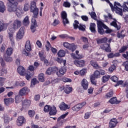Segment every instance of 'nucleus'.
I'll return each mask as SVG.
<instances>
[{"instance_id": "obj_14", "label": "nucleus", "mask_w": 128, "mask_h": 128, "mask_svg": "<svg viewBox=\"0 0 128 128\" xmlns=\"http://www.w3.org/2000/svg\"><path fill=\"white\" fill-rule=\"evenodd\" d=\"M66 72V67L63 66L61 67V68L59 70L58 72H56L57 76H58L59 77L62 76H64V74Z\"/></svg>"}, {"instance_id": "obj_11", "label": "nucleus", "mask_w": 128, "mask_h": 128, "mask_svg": "<svg viewBox=\"0 0 128 128\" xmlns=\"http://www.w3.org/2000/svg\"><path fill=\"white\" fill-rule=\"evenodd\" d=\"M74 62L75 66L79 68L84 66L85 62L84 60H75Z\"/></svg>"}, {"instance_id": "obj_25", "label": "nucleus", "mask_w": 128, "mask_h": 128, "mask_svg": "<svg viewBox=\"0 0 128 128\" xmlns=\"http://www.w3.org/2000/svg\"><path fill=\"white\" fill-rule=\"evenodd\" d=\"M113 20L114 21L110 23V26L116 28L118 30H120V27L118 26V24H116V20L115 18H114Z\"/></svg>"}, {"instance_id": "obj_2", "label": "nucleus", "mask_w": 128, "mask_h": 128, "mask_svg": "<svg viewBox=\"0 0 128 128\" xmlns=\"http://www.w3.org/2000/svg\"><path fill=\"white\" fill-rule=\"evenodd\" d=\"M22 26V21L19 20H14L10 28L8 30V34L9 38L11 42L12 46L14 45V32L18 30L19 28Z\"/></svg>"}, {"instance_id": "obj_63", "label": "nucleus", "mask_w": 128, "mask_h": 128, "mask_svg": "<svg viewBox=\"0 0 128 128\" xmlns=\"http://www.w3.org/2000/svg\"><path fill=\"white\" fill-rule=\"evenodd\" d=\"M90 113L86 112L85 114L84 118L85 120H88V118H90Z\"/></svg>"}, {"instance_id": "obj_33", "label": "nucleus", "mask_w": 128, "mask_h": 128, "mask_svg": "<svg viewBox=\"0 0 128 128\" xmlns=\"http://www.w3.org/2000/svg\"><path fill=\"white\" fill-rule=\"evenodd\" d=\"M93 78H100V71L96 70L94 73Z\"/></svg>"}, {"instance_id": "obj_59", "label": "nucleus", "mask_w": 128, "mask_h": 128, "mask_svg": "<svg viewBox=\"0 0 128 128\" xmlns=\"http://www.w3.org/2000/svg\"><path fill=\"white\" fill-rule=\"evenodd\" d=\"M6 80V78H0V85L1 86H4V81Z\"/></svg>"}, {"instance_id": "obj_46", "label": "nucleus", "mask_w": 128, "mask_h": 128, "mask_svg": "<svg viewBox=\"0 0 128 128\" xmlns=\"http://www.w3.org/2000/svg\"><path fill=\"white\" fill-rule=\"evenodd\" d=\"M78 50H76V58H84V56L80 54H78Z\"/></svg>"}, {"instance_id": "obj_37", "label": "nucleus", "mask_w": 128, "mask_h": 128, "mask_svg": "<svg viewBox=\"0 0 128 128\" xmlns=\"http://www.w3.org/2000/svg\"><path fill=\"white\" fill-rule=\"evenodd\" d=\"M58 56H60V58H62V56H64L66 55V52L64 50H60L58 54Z\"/></svg>"}, {"instance_id": "obj_43", "label": "nucleus", "mask_w": 128, "mask_h": 128, "mask_svg": "<svg viewBox=\"0 0 128 128\" xmlns=\"http://www.w3.org/2000/svg\"><path fill=\"white\" fill-rule=\"evenodd\" d=\"M124 30L121 31L120 32H118L117 34V38H124L126 36V35L124 34Z\"/></svg>"}, {"instance_id": "obj_49", "label": "nucleus", "mask_w": 128, "mask_h": 128, "mask_svg": "<svg viewBox=\"0 0 128 128\" xmlns=\"http://www.w3.org/2000/svg\"><path fill=\"white\" fill-rule=\"evenodd\" d=\"M110 80L114 82H118V78L116 76H114L111 77Z\"/></svg>"}, {"instance_id": "obj_26", "label": "nucleus", "mask_w": 128, "mask_h": 128, "mask_svg": "<svg viewBox=\"0 0 128 128\" xmlns=\"http://www.w3.org/2000/svg\"><path fill=\"white\" fill-rule=\"evenodd\" d=\"M90 62L91 66H92L94 68H96V70L100 68V67L98 66V64L96 62L92 60L90 61Z\"/></svg>"}, {"instance_id": "obj_54", "label": "nucleus", "mask_w": 128, "mask_h": 128, "mask_svg": "<svg viewBox=\"0 0 128 128\" xmlns=\"http://www.w3.org/2000/svg\"><path fill=\"white\" fill-rule=\"evenodd\" d=\"M38 84V81L36 78H33L31 81V86H36Z\"/></svg>"}, {"instance_id": "obj_58", "label": "nucleus", "mask_w": 128, "mask_h": 128, "mask_svg": "<svg viewBox=\"0 0 128 128\" xmlns=\"http://www.w3.org/2000/svg\"><path fill=\"white\" fill-rule=\"evenodd\" d=\"M62 81L64 82H72V80H70V78H63Z\"/></svg>"}, {"instance_id": "obj_62", "label": "nucleus", "mask_w": 128, "mask_h": 128, "mask_svg": "<svg viewBox=\"0 0 128 128\" xmlns=\"http://www.w3.org/2000/svg\"><path fill=\"white\" fill-rule=\"evenodd\" d=\"M58 68L57 67H53L52 68V72L54 74V72H56V73L58 72Z\"/></svg>"}, {"instance_id": "obj_52", "label": "nucleus", "mask_w": 128, "mask_h": 128, "mask_svg": "<svg viewBox=\"0 0 128 128\" xmlns=\"http://www.w3.org/2000/svg\"><path fill=\"white\" fill-rule=\"evenodd\" d=\"M90 14L91 18H93V20H96V14L94 12L90 13Z\"/></svg>"}, {"instance_id": "obj_36", "label": "nucleus", "mask_w": 128, "mask_h": 128, "mask_svg": "<svg viewBox=\"0 0 128 128\" xmlns=\"http://www.w3.org/2000/svg\"><path fill=\"white\" fill-rule=\"evenodd\" d=\"M16 14L17 16H20L22 14V10L21 8L16 9Z\"/></svg>"}, {"instance_id": "obj_45", "label": "nucleus", "mask_w": 128, "mask_h": 128, "mask_svg": "<svg viewBox=\"0 0 128 128\" xmlns=\"http://www.w3.org/2000/svg\"><path fill=\"white\" fill-rule=\"evenodd\" d=\"M80 23H78V22L76 20H74V22L73 24L74 27V30H76V28H78V27L80 26Z\"/></svg>"}, {"instance_id": "obj_28", "label": "nucleus", "mask_w": 128, "mask_h": 128, "mask_svg": "<svg viewBox=\"0 0 128 128\" xmlns=\"http://www.w3.org/2000/svg\"><path fill=\"white\" fill-rule=\"evenodd\" d=\"M108 40V38H102L101 39H96L97 44H106V41Z\"/></svg>"}, {"instance_id": "obj_35", "label": "nucleus", "mask_w": 128, "mask_h": 128, "mask_svg": "<svg viewBox=\"0 0 128 128\" xmlns=\"http://www.w3.org/2000/svg\"><path fill=\"white\" fill-rule=\"evenodd\" d=\"M110 76L109 75H106V76H103L102 78V82H106L108 81V80H110Z\"/></svg>"}, {"instance_id": "obj_24", "label": "nucleus", "mask_w": 128, "mask_h": 128, "mask_svg": "<svg viewBox=\"0 0 128 128\" xmlns=\"http://www.w3.org/2000/svg\"><path fill=\"white\" fill-rule=\"evenodd\" d=\"M30 104V100H25L22 102L23 108H28Z\"/></svg>"}, {"instance_id": "obj_23", "label": "nucleus", "mask_w": 128, "mask_h": 128, "mask_svg": "<svg viewBox=\"0 0 128 128\" xmlns=\"http://www.w3.org/2000/svg\"><path fill=\"white\" fill-rule=\"evenodd\" d=\"M64 90V92L66 94H70L72 92V87H70L68 86H66L65 88H62Z\"/></svg>"}, {"instance_id": "obj_1", "label": "nucleus", "mask_w": 128, "mask_h": 128, "mask_svg": "<svg viewBox=\"0 0 128 128\" xmlns=\"http://www.w3.org/2000/svg\"><path fill=\"white\" fill-rule=\"evenodd\" d=\"M30 12H33L34 16L32 20V24L30 26V30L32 32H36V28L38 26V24H36V20L35 18H38V9L36 8V3L34 1H32L30 3Z\"/></svg>"}, {"instance_id": "obj_16", "label": "nucleus", "mask_w": 128, "mask_h": 128, "mask_svg": "<svg viewBox=\"0 0 128 128\" xmlns=\"http://www.w3.org/2000/svg\"><path fill=\"white\" fill-rule=\"evenodd\" d=\"M116 124H118V120L116 118H112L110 120L109 124V128H116Z\"/></svg>"}, {"instance_id": "obj_17", "label": "nucleus", "mask_w": 128, "mask_h": 128, "mask_svg": "<svg viewBox=\"0 0 128 128\" xmlns=\"http://www.w3.org/2000/svg\"><path fill=\"white\" fill-rule=\"evenodd\" d=\"M8 28V24H4V21L0 20V32L6 30Z\"/></svg>"}, {"instance_id": "obj_9", "label": "nucleus", "mask_w": 128, "mask_h": 128, "mask_svg": "<svg viewBox=\"0 0 128 128\" xmlns=\"http://www.w3.org/2000/svg\"><path fill=\"white\" fill-rule=\"evenodd\" d=\"M86 102H83L82 104H76V106H74L72 108V110L73 112H78L82 108L83 106H84L86 104Z\"/></svg>"}, {"instance_id": "obj_61", "label": "nucleus", "mask_w": 128, "mask_h": 128, "mask_svg": "<svg viewBox=\"0 0 128 128\" xmlns=\"http://www.w3.org/2000/svg\"><path fill=\"white\" fill-rule=\"evenodd\" d=\"M85 74H86V69H82L80 71V74L81 76H84Z\"/></svg>"}, {"instance_id": "obj_10", "label": "nucleus", "mask_w": 128, "mask_h": 128, "mask_svg": "<svg viewBox=\"0 0 128 128\" xmlns=\"http://www.w3.org/2000/svg\"><path fill=\"white\" fill-rule=\"evenodd\" d=\"M24 122H26V119L24 116H20L18 117L16 121L17 126H22V124H24Z\"/></svg>"}, {"instance_id": "obj_5", "label": "nucleus", "mask_w": 128, "mask_h": 128, "mask_svg": "<svg viewBox=\"0 0 128 128\" xmlns=\"http://www.w3.org/2000/svg\"><path fill=\"white\" fill-rule=\"evenodd\" d=\"M9 2L8 4V10L10 12H14L18 8V2L16 0H8Z\"/></svg>"}, {"instance_id": "obj_60", "label": "nucleus", "mask_w": 128, "mask_h": 128, "mask_svg": "<svg viewBox=\"0 0 128 128\" xmlns=\"http://www.w3.org/2000/svg\"><path fill=\"white\" fill-rule=\"evenodd\" d=\"M35 112L34 110H30L28 112V115L30 116V118H32L34 116Z\"/></svg>"}, {"instance_id": "obj_20", "label": "nucleus", "mask_w": 128, "mask_h": 128, "mask_svg": "<svg viewBox=\"0 0 128 128\" xmlns=\"http://www.w3.org/2000/svg\"><path fill=\"white\" fill-rule=\"evenodd\" d=\"M56 106H53L52 107H50V116H56Z\"/></svg>"}, {"instance_id": "obj_22", "label": "nucleus", "mask_w": 128, "mask_h": 128, "mask_svg": "<svg viewBox=\"0 0 128 128\" xmlns=\"http://www.w3.org/2000/svg\"><path fill=\"white\" fill-rule=\"evenodd\" d=\"M108 102H110V104H120V101L116 99V98L114 97L110 99V100L108 101Z\"/></svg>"}, {"instance_id": "obj_64", "label": "nucleus", "mask_w": 128, "mask_h": 128, "mask_svg": "<svg viewBox=\"0 0 128 128\" xmlns=\"http://www.w3.org/2000/svg\"><path fill=\"white\" fill-rule=\"evenodd\" d=\"M78 28L80 30H84V28H86V26L82 25V24H80Z\"/></svg>"}, {"instance_id": "obj_51", "label": "nucleus", "mask_w": 128, "mask_h": 128, "mask_svg": "<svg viewBox=\"0 0 128 128\" xmlns=\"http://www.w3.org/2000/svg\"><path fill=\"white\" fill-rule=\"evenodd\" d=\"M68 112H67L65 114H62L60 117H59L58 118V121L60 122V119H64L66 118V116H68Z\"/></svg>"}, {"instance_id": "obj_47", "label": "nucleus", "mask_w": 128, "mask_h": 128, "mask_svg": "<svg viewBox=\"0 0 128 128\" xmlns=\"http://www.w3.org/2000/svg\"><path fill=\"white\" fill-rule=\"evenodd\" d=\"M30 4L26 3L24 4V12H28V10H30Z\"/></svg>"}, {"instance_id": "obj_21", "label": "nucleus", "mask_w": 128, "mask_h": 128, "mask_svg": "<svg viewBox=\"0 0 128 128\" xmlns=\"http://www.w3.org/2000/svg\"><path fill=\"white\" fill-rule=\"evenodd\" d=\"M25 48L27 52H30V50H32V45L30 44V40L26 42Z\"/></svg>"}, {"instance_id": "obj_41", "label": "nucleus", "mask_w": 128, "mask_h": 128, "mask_svg": "<svg viewBox=\"0 0 128 128\" xmlns=\"http://www.w3.org/2000/svg\"><path fill=\"white\" fill-rule=\"evenodd\" d=\"M38 78L40 82H44V74L40 73L39 74Z\"/></svg>"}, {"instance_id": "obj_40", "label": "nucleus", "mask_w": 128, "mask_h": 128, "mask_svg": "<svg viewBox=\"0 0 128 128\" xmlns=\"http://www.w3.org/2000/svg\"><path fill=\"white\" fill-rule=\"evenodd\" d=\"M116 67L115 64H112L108 68V71L110 72H112L114 70H116Z\"/></svg>"}, {"instance_id": "obj_31", "label": "nucleus", "mask_w": 128, "mask_h": 128, "mask_svg": "<svg viewBox=\"0 0 128 128\" xmlns=\"http://www.w3.org/2000/svg\"><path fill=\"white\" fill-rule=\"evenodd\" d=\"M10 56H6V54L4 55V58L6 60V62H12V58Z\"/></svg>"}, {"instance_id": "obj_12", "label": "nucleus", "mask_w": 128, "mask_h": 128, "mask_svg": "<svg viewBox=\"0 0 128 128\" xmlns=\"http://www.w3.org/2000/svg\"><path fill=\"white\" fill-rule=\"evenodd\" d=\"M64 48H68L69 50H72V52L76 50V46L74 44H70L68 42H65L64 44Z\"/></svg>"}, {"instance_id": "obj_44", "label": "nucleus", "mask_w": 128, "mask_h": 128, "mask_svg": "<svg viewBox=\"0 0 128 128\" xmlns=\"http://www.w3.org/2000/svg\"><path fill=\"white\" fill-rule=\"evenodd\" d=\"M128 46H122L121 48L119 50V52H120V54L124 52H126V50L128 49Z\"/></svg>"}, {"instance_id": "obj_42", "label": "nucleus", "mask_w": 128, "mask_h": 128, "mask_svg": "<svg viewBox=\"0 0 128 128\" xmlns=\"http://www.w3.org/2000/svg\"><path fill=\"white\" fill-rule=\"evenodd\" d=\"M90 80L92 84L96 86V78H94V76H91L90 77Z\"/></svg>"}, {"instance_id": "obj_39", "label": "nucleus", "mask_w": 128, "mask_h": 128, "mask_svg": "<svg viewBox=\"0 0 128 128\" xmlns=\"http://www.w3.org/2000/svg\"><path fill=\"white\" fill-rule=\"evenodd\" d=\"M56 62H58L59 64H62V62L64 63V66H66V60H63L62 58H57L56 59Z\"/></svg>"}, {"instance_id": "obj_55", "label": "nucleus", "mask_w": 128, "mask_h": 128, "mask_svg": "<svg viewBox=\"0 0 128 128\" xmlns=\"http://www.w3.org/2000/svg\"><path fill=\"white\" fill-rule=\"evenodd\" d=\"M60 24V21L56 19L54 20L53 23L52 24V26H58Z\"/></svg>"}, {"instance_id": "obj_8", "label": "nucleus", "mask_w": 128, "mask_h": 128, "mask_svg": "<svg viewBox=\"0 0 128 128\" xmlns=\"http://www.w3.org/2000/svg\"><path fill=\"white\" fill-rule=\"evenodd\" d=\"M29 92L30 89H28V88L25 86L20 90L18 94L21 96H26Z\"/></svg>"}, {"instance_id": "obj_15", "label": "nucleus", "mask_w": 128, "mask_h": 128, "mask_svg": "<svg viewBox=\"0 0 128 128\" xmlns=\"http://www.w3.org/2000/svg\"><path fill=\"white\" fill-rule=\"evenodd\" d=\"M59 108L61 110H70V107L66 104L64 102H62L59 106Z\"/></svg>"}, {"instance_id": "obj_50", "label": "nucleus", "mask_w": 128, "mask_h": 128, "mask_svg": "<svg viewBox=\"0 0 128 128\" xmlns=\"http://www.w3.org/2000/svg\"><path fill=\"white\" fill-rule=\"evenodd\" d=\"M50 106L46 105L44 109V110L45 112H50Z\"/></svg>"}, {"instance_id": "obj_56", "label": "nucleus", "mask_w": 128, "mask_h": 128, "mask_svg": "<svg viewBox=\"0 0 128 128\" xmlns=\"http://www.w3.org/2000/svg\"><path fill=\"white\" fill-rule=\"evenodd\" d=\"M50 42L47 41V44L46 46V50H47V51L50 50Z\"/></svg>"}, {"instance_id": "obj_7", "label": "nucleus", "mask_w": 128, "mask_h": 128, "mask_svg": "<svg viewBox=\"0 0 128 128\" xmlns=\"http://www.w3.org/2000/svg\"><path fill=\"white\" fill-rule=\"evenodd\" d=\"M24 28L22 27L16 34V38L22 40L24 38Z\"/></svg>"}, {"instance_id": "obj_3", "label": "nucleus", "mask_w": 128, "mask_h": 128, "mask_svg": "<svg viewBox=\"0 0 128 128\" xmlns=\"http://www.w3.org/2000/svg\"><path fill=\"white\" fill-rule=\"evenodd\" d=\"M108 4H109L112 12H116V14L119 16H122V5L119 2H114L113 6L108 0H104Z\"/></svg>"}, {"instance_id": "obj_30", "label": "nucleus", "mask_w": 128, "mask_h": 128, "mask_svg": "<svg viewBox=\"0 0 128 128\" xmlns=\"http://www.w3.org/2000/svg\"><path fill=\"white\" fill-rule=\"evenodd\" d=\"M90 30L92 32H96V24L94 23H90Z\"/></svg>"}, {"instance_id": "obj_27", "label": "nucleus", "mask_w": 128, "mask_h": 128, "mask_svg": "<svg viewBox=\"0 0 128 128\" xmlns=\"http://www.w3.org/2000/svg\"><path fill=\"white\" fill-rule=\"evenodd\" d=\"M23 24L25 26H28L30 24V20L28 19V16H26L23 20Z\"/></svg>"}, {"instance_id": "obj_32", "label": "nucleus", "mask_w": 128, "mask_h": 128, "mask_svg": "<svg viewBox=\"0 0 128 128\" xmlns=\"http://www.w3.org/2000/svg\"><path fill=\"white\" fill-rule=\"evenodd\" d=\"M2 118H4V122L6 124H8L10 122V118H8V116L6 114H4L2 116Z\"/></svg>"}, {"instance_id": "obj_29", "label": "nucleus", "mask_w": 128, "mask_h": 128, "mask_svg": "<svg viewBox=\"0 0 128 128\" xmlns=\"http://www.w3.org/2000/svg\"><path fill=\"white\" fill-rule=\"evenodd\" d=\"M4 10H6V6L2 2L0 1V12H4Z\"/></svg>"}, {"instance_id": "obj_6", "label": "nucleus", "mask_w": 128, "mask_h": 128, "mask_svg": "<svg viewBox=\"0 0 128 128\" xmlns=\"http://www.w3.org/2000/svg\"><path fill=\"white\" fill-rule=\"evenodd\" d=\"M68 14H66V12L64 11H62L61 13V18L63 20V24L64 26L66 24H70V22L68 19Z\"/></svg>"}, {"instance_id": "obj_48", "label": "nucleus", "mask_w": 128, "mask_h": 128, "mask_svg": "<svg viewBox=\"0 0 128 128\" xmlns=\"http://www.w3.org/2000/svg\"><path fill=\"white\" fill-rule=\"evenodd\" d=\"M53 74L52 68H48L46 71V74L50 75V74Z\"/></svg>"}, {"instance_id": "obj_4", "label": "nucleus", "mask_w": 128, "mask_h": 128, "mask_svg": "<svg viewBox=\"0 0 128 128\" xmlns=\"http://www.w3.org/2000/svg\"><path fill=\"white\" fill-rule=\"evenodd\" d=\"M98 28V32L100 34H104V31L103 28H105L106 30L105 31L106 34H110V32H112V29H110L106 26L104 22H102V21H98L97 22Z\"/></svg>"}, {"instance_id": "obj_57", "label": "nucleus", "mask_w": 128, "mask_h": 128, "mask_svg": "<svg viewBox=\"0 0 128 128\" xmlns=\"http://www.w3.org/2000/svg\"><path fill=\"white\" fill-rule=\"evenodd\" d=\"M7 72L5 68H2L0 71V76H4V74H6Z\"/></svg>"}, {"instance_id": "obj_13", "label": "nucleus", "mask_w": 128, "mask_h": 128, "mask_svg": "<svg viewBox=\"0 0 128 128\" xmlns=\"http://www.w3.org/2000/svg\"><path fill=\"white\" fill-rule=\"evenodd\" d=\"M100 47V48H102V50H106V52H112V50H110V47L109 44H102Z\"/></svg>"}, {"instance_id": "obj_38", "label": "nucleus", "mask_w": 128, "mask_h": 128, "mask_svg": "<svg viewBox=\"0 0 128 128\" xmlns=\"http://www.w3.org/2000/svg\"><path fill=\"white\" fill-rule=\"evenodd\" d=\"M112 96H114V92L112 90H110V91L106 94V98H112Z\"/></svg>"}, {"instance_id": "obj_18", "label": "nucleus", "mask_w": 128, "mask_h": 128, "mask_svg": "<svg viewBox=\"0 0 128 128\" xmlns=\"http://www.w3.org/2000/svg\"><path fill=\"white\" fill-rule=\"evenodd\" d=\"M82 86L84 90H88V82L86 80L83 79L82 81Z\"/></svg>"}, {"instance_id": "obj_34", "label": "nucleus", "mask_w": 128, "mask_h": 128, "mask_svg": "<svg viewBox=\"0 0 128 128\" xmlns=\"http://www.w3.org/2000/svg\"><path fill=\"white\" fill-rule=\"evenodd\" d=\"M14 52V49L12 48H7L6 51V54L7 56H12Z\"/></svg>"}, {"instance_id": "obj_19", "label": "nucleus", "mask_w": 128, "mask_h": 128, "mask_svg": "<svg viewBox=\"0 0 128 128\" xmlns=\"http://www.w3.org/2000/svg\"><path fill=\"white\" fill-rule=\"evenodd\" d=\"M18 72L20 76H24L26 74V69L22 66H20L18 68Z\"/></svg>"}, {"instance_id": "obj_53", "label": "nucleus", "mask_w": 128, "mask_h": 128, "mask_svg": "<svg viewBox=\"0 0 128 128\" xmlns=\"http://www.w3.org/2000/svg\"><path fill=\"white\" fill-rule=\"evenodd\" d=\"M32 76H34V72H32V74H26V79L28 80H30Z\"/></svg>"}]
</instances>
